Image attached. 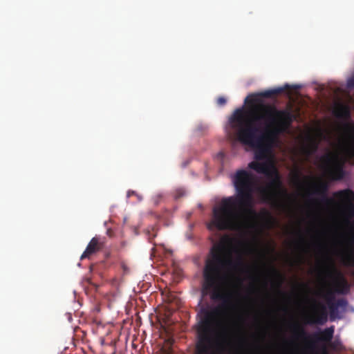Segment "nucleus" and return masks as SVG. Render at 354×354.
Here are the masks:
<instances>
[{"label":"nucleus","mask_w":354,"mask_h":354,"mask_svg":"<svg viewBox=\"0 0 354 354\" xmlns=\"http://www.w3.org/2000/svg\"><path fill=\"white\" fill-rule=\"evenodd\" d=\"M225 236L221 243L211 248L203 269V294L209 295L211 300L221 301L214 306L203 307L196 327L197 354H219L230 344L234 322L232 313L235 305L232 293L226 286L228 269L232 260L225 253V243L230 241Z\"/></svg>","instance_id":"1"},{"label":"nucleus","mask_w":354,"mask_h":354,"mask_svg":"<svg viewBox=\"0 0 354 354\" xmlns=\"http://www.w3.org/2000/svg\"><path fill=\"white\" fill-rule=\"evenodd\" d=\"M255 100L254 95L247 97L245 102L252 106L247 111L236 109L230 118V123L236 131L237 140L255 149L257 160H263L271 144L289 128L295 116L288 109L279 110L274 106L263 103L253 104Z\"/></svg>","instance_id":"2"},{"label":"nucleus","mask_w":354,"mask_h":354,"mask_svg":"<svg viewBox=\"0 0 354 354\" xmlns=\"http://www.w3.org/2000/svg\"><path fill=\"white\" fill-rule=\"evenodd\" d=\"M237 196L223 198L214 207L208 229L243 232L250 227L258 214L252 208L254 175L245 169L237 170L232 176Z\"/></svg>","instance_id":"3"},{"label":"nucleus","mask_w":354,"mask_h":354,"mask_svg":"<svg viewBox=\"0 0 354 354\" xmlns=\"http://www.w3.org/2000/svg\"><path fill=\"white\" fill-rule=\"evenodd\" d=\"M338 149V151L328 152L320 158L325 174L334 181L344 178L345 164L354 160V124L345 125V133Z\"/></svg>","instance_id":"4"},{"label":"nucleus","mask_w":354,"mask_h":354,"mask_svg":"<svg viewBox=\"0 0 354 354\" xmlns=\"http://www.w3.org/2000/svg\"><path fill=\"white\" fill-rule=\"evenodd\" d=\"M248 167L258 174H263L268 180L265 186L259 189L263 200L268 203L277 204L281 196L286 194V191L274 163L270 160L263 162L252 161L248 164Z\"/></svg>","instance_id":"5"},{"label":"nucleus","mask_w":354,"mask_h":354,"mask_svg":"<svg viewBox=\"0 0 354 354\" xmlns=\"http://www.w3.org/2000/svg\"><path fill=\"white\" fill-rule=\"evenodd\" d=\"M333 196L337 200L342 214L352 218L354 216V192L345 189L334 192Z\"/></svg>","instance_id":"6"},{"label":"nucleus","mask_w":354,"mask_h":354,"mask_svg":"<svg viewBox=\"0 0 354 354\" xmlns=\"http://www.w3.org/2000/svg\"><path fill=\"white\" fill-rule=\"evenodd\" d=\"M313 313L306 317V324H324L328 319V313L326 307L315 299L313 300Z\"/></svg>","instance_id":"7"},{"label":"nucleus","mask_w":354,"mask_h":354,"mask_svg":"<svg viewBox=\"0 0 354 354\" xmlns=\"http://www.w3.org/2000/svg\"><path fill=\"white\" fill-rule=\"evenodd\" d=\"M329 273L334 277V291L341 295L348 294L351 286L342 273L337 270L333 265L331 266Z\"/></svg>","instance_id":"8"},{"label":"nucleus","mask_w":354,"mask_h":354,"mask_svg":"<svg viewBox=\"0 0 354 354\" xmlns=\"http://www.w3.org/2000/svg\"><path fill=\"white\" fill-rule=\"evenodd\" d=\"M104 239L100 236H95L88 243L86 250L81 255L82 260L90 258V257L98 251L101 250L104 247Z\"/></svg>","instance_id":"9"},{"label":"nucleus","mask_w":354,"mask_h":354,"mask_svg":"<svg viewBox=\"0 0 354 354\" xmlns=\"http://www.w3.org/2000/svg\"><path fill=\"white\" fill-rule=\"evenodd\" d=\"M319 138L308 136L307 138V142L304 147V153L307 156H310L315 154L319 146V143L322 139L324 138V136L322 132H319L318 134Z\"/></svg>","instance_id":"10"},{"label":"nucleus","mask_w":354,"mask_h":354,"mask_svg":"<svg viewBox=\"0 0 354 354\" xmlns=\"http://www.w3.org/2000/svg\"><path fill=\"white\" fill-rule=\"evenodd\" d=\"M328 185L325 182H320L315 187V193L322 196V201L326 205L330 206L335 204V201L326 196Z\"/></svg>","instance_id":"11"},{"label":"nucleus","mask_w":354,"mask_h":354,"mask_svg":"<svg viewBox=\"0 0 354 354\" xmlns=\"http://www.w3.org/2000/svg\"><path fill=\"white\" fill-rule=\"evenodd\" d=\"M335 332V327L331 326L328 327L318 333H314L313 337L316 342H323L329 343L331 342Z\"/></svg>","instance_id":"12"},{"label":"nucleus","mask_w":354,"mask_h":354,"mask_svg":"<svg viewBox=\"0 0 354 354\" xmlns=\"http://www.w3.org/2000/svg\"><path fill=\"white\" fill-rule=\"evenodd\" d=\"M333 113L339 119H348L351 115L348 107L342 103L335 104Z\"/></svg>","instance_id":"13"},{"label":"nucleus","mask_w":354,"mask_h":354,"mask_svg":"<svg viewBox=\"0 0 354 354\" xmlns=\"http://www.w3.org/2000/svg\"><path fill=\"white\" fill-rule=\"evenodd\" d=\"M326 299L327 300V303L328 304L330 309V319L333 320L335 318L338 311V307L337 306L335 302H333L334 300L333 292L330 290L327 292L326 295Z\"/></svg>","instance_id":"14"},{"label":"nucleus","mask_w":354,"mask_h":354,"mask_svg":"<svg viewBox=\"0 0 354 354\" xmlns=\"http://www.w3.org/2000/svg\"><path fill=\"white\" fill-rule=\"evenodd\" d=\"M293 333L297 338H305L307 336V333L304 330V328L299 325L295 324L293 326Z\"/></svg>","instance_id":"15"},{"label":"nucleus","mask_w":354,"mask_h":354,"mask_svg":"<svg viewBox=\"0 0 354 354\" xmlns=\"http://www.w3.org/2000/svg\"><path fill=\"white\" fill-rule=\"evenodd\" d=\"M343 260L346 265L354 266V250L346 251L343 256Z\"/></svg>","instance_id":"16"},{"label":"nucleus","mask_w":354,"mask_h":354,"mask_svg":"<svg viewBox=\"0 0 354 354\" xmlns=\"http://www.w3.org/2000/svg\"><path fill=\"white\" fill-rule=\"evenodd\" d=\"M344 243L346 251L354 250V236L348 234L344 239Z\"/></svg>","instance_id":"17"},{"label":"nucleus","mask_w":354,"mask_h":354,"mask_svg":"<svg viewBox=\"0 0 354 354\" xmlns=\"http://www.w3.org/2000/svg\"><path fill=\"white\" fill-rule=\"evenodd\" d=\"M284 91L283 88H277L272 90H268L261 93V95L266 97H270L273 95L281 93Z\"/></svg>","instance_id":"18"},{"label":"nucleus","mask_w":354,"mask_h":354,"mask_svg":"<svg viewBox=\"0 0 354 354\" xmlns=\"http://www.w3.org/2000/svg\"><path fill=\"white\" fill-rule=\"evenodd\" d=\"M270 271L272 275L278 280V287H280L284 280L283 276L279 271L273 267L271 268Z\"/></svg>","instance_id":"19"},{"label":"nucleus","mask_w":354,"mask_h":354,"mask_svg":"<svg viewBox=\"0 0 354 354\" xmlns=\"http://www.w3.org/2000/svg\"><path fill=\"white\" fill-rule=\"evenodd\" d=\"M335 303V304L337 305V306L338 308L339 307L345 308L347 306V304H348V302H347V301L345 299H339Z\"/></svg>","instance_id":"20"},{"label":"nucleus","mask_w":354,"mask_h":354,"mask_svg":"<svg viewBox=\"0 0 354 354\" xmlns=\"http://www.w3.org/2000/svg\"><path fill=\"white\" fill-rule=\"evenodd\" d=\"M227 100L224 97L221 96L217 98L216 103L220 106H224Z\"/></svg>","instance_id":"21"},{"label":"nucleus","mask_w":354,"mask_h":354,"mask_svg":"<svg viewBox=\"0 0 354 354\" xmlns=\"http://www.w3.org/2000/svg\"><path fill=\"white\" fill-rule=\"evenodd\" d=\"M294 180L297 183V184H301V173L299 171H296L295 175H294Z\"/></svg>","instance_id":"22"},{"label":"nucleus","mask_w":354,"mask_h":354,"mask_svg":"<svg viewBox=\"0 0 354 354\" xmlns=\"http://www.w3.org/2000/svg\"><path fill=\"white\" fill-rule=\"evenodd\" d=\"M347 85L349 88H354V75L348 80Z\"/></svg>","instance_id":"23"},{"label":"nucleus","mask_w":354,"mask_h":354,"mask_svg":"<svg viewBox=\"0 0 354 354\" xmlns=\"http://www.w3.org/2000/svg\"><path fill=\"white\" fill-rule=\"evenodd\" d=\"M321 354H329L326 346L322 348Z\"/></svg>","instance_id":"24"},{"label":"nucleus","mask_w":354,"mask_h":354,"mask_svg":"<svg viewBox=\"0 0 354 354\" xmlns=\"http://www.w3.org/2000/svg\"><path fill=\"white\" fill-rule=\"evenodd\" d=\"M348 234L354 236V223H353V225H351V230L348 232Z\"/></svg>","instance_id":"25"},{"label":"nucleus","mask_w":354,"mask_h":354,"mask_svg":"<svg viewBox=\"0 0 354 354\" xmlns=\"http://www.w3.org/2000/svg\"><path fill=\"white\" fill-rule=\"evenodd\" d=\"M305 241L304 240V238L303 237V236L301 234V233L299 232V243H304Z\"/></svg>","instance_id":"26"},{"label":"nucleus","mask_w":354,"mask_h":354,"mask_svg":"<svg viewBox=\"0 0 354 354\" xmlns=\"http://www.w3.org/2000/svg\"><path fill=\"white\" fill-rule=\"evenodd\" d=\"M136 194V193H135V192H134V191H131V190H129V191H128V192H127V197H128V198H129L131 196H132V195H133V194Z\"/></svg>","instance_id":"27"},{"label":"nucleus","mask_w":354,"mask_h":354,"mask_svg":"<svg viewBox=\"0 0 354 354\" xmlns=\"http://www.w3.org/2000/svg\"><path fill=\"white\" fill-rule=\"evenodd\" d=\"M300 286H301L302 288H305V289H308V290H309V287H308L306 284H305V283H302V284H301Z\"/></svg>","instance_id":"28"},{"label":"nucleus","mask_w":354,"mask_h":354,"mask_svg":"<svg viewBox=\"0 0 354 354\" xmlns=\"http://www.w3.org/2000/svg\"><path fill=\"white\" fill-rule=\"evenodd\" d=\"M238 265H242V262L241 261H239L238 263H237Z\"/></svg>","instance_id":"29"}]
</instances>
